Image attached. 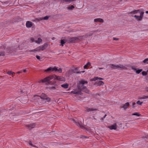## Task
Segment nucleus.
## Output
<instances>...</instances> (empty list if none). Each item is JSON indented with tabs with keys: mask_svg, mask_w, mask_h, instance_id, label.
Returning <instances> with one entry per match:
<instances>
[{
	"mask_svg": "<svg viewBox=\"0 0 148 148\" xmlns=\"http://www.w3.org/2000/svg\"><path fill=\"white\" fill-rule=\"evenodd\" d=\"M53 76H49L42 79L41 81L42 82H47V83H46L47 85H54L55 83L54 82H52L50 81V80L53 79Z\"/></svg>",
	"mask_w": 148,
	"mask_h": 148,
	"instance_id": "obj_1",
	"label": "nucleus"
},
{
	"mask_svg": "<svg viewBox=\"0 0 148 148\" xmlns=\"http://www.w3.org/2000/svg\"><path fill=\"white\" fill-rule=\"evenodd\" d=\"M88 83V82L83 80L79 81V83L78 84L77 87L78 89L80 90L81 91V90L83 89V87H85L86 86H84L85 84H87Z\"/></svg>",
	"mask_w": 148,
	"mask_h": 148,
	"instance_id": "obj_2",
	"label": "nucleus"
},
{
	"mask_svg": "<svg viewBox=\"0 0 148 148\" xmlns=\"http://www.w3.org/2000/svg\"><path fill=\"white\" fill-rule=\"evenodd\" d=\"M110 67L111 69H115L116 68L118 69H126L127 68L125 66H123V65L119 64H111L110 65Z\"/></svg>",
	"mask_w": 148,
	"mask_h": 148,
	"instance_id": "obj_3",
	"label": "nucleus"
},
{
	"mask_svg": "<svg viewBox=\"0 0 148 148\" xmlns=\"http://www.w3.org/2000/svg\"><path fill=\"white\" fill-rule=\"evenodd\" d=\"M72 121L78 126H79L82 128H84L83 123H82L79 120H76L75 119H73Z\"/></svg>",
	"mask_w": 148,
	"mask_h": 148,
	"instance_id": "obj_4",
	"label": "nucleus"
},
{
	"mask_svg": "<svg viewBox=\"0 0 148 148\" xmlns=\"http://www.w3.org/2000/svg\"><path fill=\"white\" fill-rule=\"evenodd\" d=\"M144 12L143 11L140 12V15L137 16L136 15H135L134 16V17L138 21H141L142 20L143 17V14H144Z\"/></svg>",
	"mask_w": 148,
	"mask_h": 148,
	"instance_id": "obj_5",
	"label": "nucleus"
},
{
	"mask_svg": "<svg viewBox=\"0 0 148 148\" xmlns=\"http://www.w3.org/2000/svg\"><path fill=\"white\" fill-rule=\"evenodd\" d=\"M48 45L47 43H45L43 45L38 47L39 51L40 50H44L47 47Z\"/></svg>",
	"mask_w": 148,
	"mask_h": 148,
	"instance_id": "obj_6",
	"label": "nucleus"
},
{
	"mask_svg": "<svg viewBox=\"0 0 148 148\" xmlns=\"http://www.w3.org/2000/svg\"><path fill=\"white\" fill-rule=\"evenodd\" d=\"M47 95L46 94L42 93L40 96H38V95H34V97H40L41 99H42L43 100H44L45 99V97L47 96Z\"/></svg>",
	"mask_w": 148,
	"mask_h": 148,
	"instance_id": "obj_7",
	"label": "nucleus"
},
{
	"mask_svg": "<svg viewBox=\"0 0 148 148\" xmlns=\"http://www.w3.org/2000/svg\"><path fill=\"white\" fill-rule=\"evenodd\" d=\"M56 70H57V68L56 67H50L46 70L45 71L47 72L50 71H51L56 72Z\"/></svg>",
	"mask_w": 148,
	"mask_h": 148,
	"instance_id": "obj_8",
	"label": "nucleus"
},
{
	"mask_svg": "<svg viewBox=\"0 0 148 148\" xmlns=\"http://www.w3.org/2000/svg\"><path fill=\"white\" fill-rule=\"evenodd\" d=\"M35 126V124L34 123H32L26 125L27 128L31 129L34 128Z\"/></svg>",
	"mask_w": 148,
	"mask_h": 148,
	"instance_id": "obj_9",
	"label": "nucleus"
},
{
	"mask_svg": "<svg viewBox=\"0 0 148 148\" xmlns=\"http://www.w3.org/2000/svg\"><path fill=\"white\" fill-rule=\"evenodd\" d=\"M97 110V109L93 108H89L87 107L86 109V111L87 112L95 111Z\"/></svg>",
	"mask_w": 148,
	"mask_h": 148,
	"instance_id": "obj_10",
	"label": "nucleus"
},
{
	"mask_svg": "<svg viewBox=\"0 0 148 148\" xmlns=\"http://www.w3.org/2000/svg\"><path fill=\"white\" fill-rule=\"evenodd\" d=\"M108 128L111 130H116L117 128V125L116 123L112 125L111 126H108Z\"/></svg>",
	"mask_w": 148,
	"mask_h": 148,
	"instance_id": "obj_11",
	"label": "nucleus"
},
{
	"mask_svg": "<svg viewBox=\"0 0 148 148\" xmlns=\"http://www.w3.org/2000/svg\"><path fill=\"white\" fill-rule=\"evenodd\" d=\"M143 10H133L130 13V14H137V13H140V12H142Z\"/></svg>",
	"mask_w": 148,
	"mask_h": 148,
	"instance_id": "obj_12",
	"label": "nucleus"
},
{
	"mask_svg": "<svg viewBox=\"0 0 148 148\" xmlns=\"http://www.w3.org/2000/svg\"><path fill=\"white\" fill-rule=\"evenodd\" d=\"M26 26L27 27H30L33 25L32 23L29 21H27L26 23Z\"/></svg>",
	"mask_w": 148,
	"mask_h": 148,
	"instance_id": "obj_13",
	"label": "nucleus"
},
{
	"mask_svg": "<svg viewBox=\"0 0 148 148\" xmlns=\"http://www.w3.org/2000/svg\"><path fill=\"white\" fill-rule=\"evenodd\" d=\"M56 78L59 81H65V79L62 77L56 76Z\"/></svg>",
	"mask_w": 148,
	"mask_h": 148,
	"instance_id": "obj_14",
	"label": "nucleus"
},
{
	"mask_svg": "<svg viewBox=\"0 0 148 148\" xmlns=\"http://www.w3.org/2000/svg\"><path fill=\"white\" fill-rule=\"evenodd\" d=\"M83 91L84 92H85L86 93L89 94L90 92L88 89L86 87H83V89L81 90V91Z\"/></svg>",
	"mask_w": 148,
	"mask_h": 148,
	"instance_id": "obj_15",
	"label": "nucleus"
},
{
	"mask_svg": "<svg viewBox=\"0 0 148 148\" xmlns=\"http://www.w3.org/2000/svg\"><path fill=\"white\" fill-rule=\"evenodd\" d=\"M94 21L95 22H99L101 23H103V20L102 18H99L95 19Z\"/></svg>",
	"mask_w": 148,
	"mask_h": 148,
	"instance_id": "obj_16",
	"label": "nucleus"
},
{
	"mask_svg": "<svg viewBox=\"0 0 148 148\" xmlns=\"http://www.w3.org/2000/svg\"><path fill=\"white\" fill-rule=\"evenodd\" d=\"M76 40H77L76 37L71 38H70L69 40V41L71 42H74Z\"/></svg>",
	"mask_w": 148,
	"mask_h": 148,
	"instance_id": "obj_17",
	"label": "nucleus"
},
{
	"mask_svg": "<svg viewBox=\"0 0 148 148\" xmlns=\"http://www.w3.org/2000/svg\"><path fill=\"white\" fill-rule=\"evenodd\" d=\"M129 103L128 102H127L125 103L122 107V108H124V110L126 109V108H127V107L129 106Z\"/></svg>",
	"mask_w": 148,
	"mask_h": 148,
	"instance_id": "obj_18",
	"label": "nucleus"
},
{
	"mask_svg": "<svg viewBox=\"0 0 148 148\" xmlns=\"http://www.w3.org/2000/svg\"><path fill=\"white\" fill-rule=\"evenodd\" d=\"M98 86L103 85L104 84V82L102 81H99L96 82L95 84Z\"/></svg>",
	"mask_w": 148,
	"mask_h": 148,
	"instance_id": "obj_19",
	"label": "nucleus"
},
{
	"mask_svg": "<svg viewBox=\"0 0 148 148\" xmlns=\"http://www.w3.org/2000/svg\"><path fill=\"white\" fill-rule=\"evenodd\" d=\"M74 94H79L80 95L81 94V91L80 90H78L77 91H74L72 92Z\"/></svg>",
	"mask_w": 148,
	"mask_h": 148,
	"instance_id": "obj_20",
	"label": "nucleus"
},
{
	"mask_svg": "<svg viewBox=\"0 0 148 148\" xmlns=\"http://www.w3.org/2000/svg\"><path fill=\"white\" fill-rule=\"evenodd\" d=\"M61 87H62L64 88L65 89H66L68 88L69 85L68 84H63L61 85Z\"/></svg>",
	"mask_w": 148,
	"mask_h": 148,
	"instance_id": "obj_21",
	"label": "nucleus"
},
{
	"mask_svg": "<svg viewBox=\"0 0 148 148\" xmlns=\"http://www.w3.org/2000/svg\"><path fill=\"white\" fill-rule=\"evenodd\" d=\"M99 80H103V79L101 77H95L94 78L92 79H91V81H96L97 79Z\"/></svg>",
	"mask_w": 148,
	"mask_h": 148,
	"instance_id": "obj_22",
	"label": "nucleus"
},
{
	"mask_svg": "<svg viewBox=\"0 0 148 148\" xmlns=\"http://www.w3.org/2000/svg\"><path fill=\"white\" fill-rule=\"evenodd\" d=\"M42 41V39L40 38H38V40H35V42L38 44H40V42H41Z\"/></svg>",
	"mask_w": 148,
	"mask_h": 148,
	"instance_id": "obj_23",
	"label": "nucleus"
},
{
	"mask_svg": "<svg viewBox=\"0 0 148 148\" xmlns=\"http://www.w3.org/2000/svg\"><path fill=\"white\" fill-rule=\"evenodd\" d=\"M49 16H46L44 17L40 18V20H47L49 18Z\"/></svg>",
	"mask_w": 148,
	"mask_h": 148,
	"instance_id": "obj_24",
	"label": "nucleus"
},
{
	"mask_svg": "<svg viewBox=\"0 0 148 148\" xmlns=\"http://www.w3.org/2000/svg\"><path fill=\"white\" fill-rule=\"evenodd\" d=\"M75 7L73 5H71L70 6H69L67 8L68 10H72L73 8H74Z\"/></svg>",
	"mask_w": 148,
	"mask_h": 148,
	"instance_id": "obj_25",
	"label": "nucleus"
},
{
	"mask_svg": "<svg viewBox=\"0 0 148 148\" xmlns=\"http://www.w3.org/2000/svg\"><path fill=\"white\" fill-rule=\"evenodd\" d=\"M147 98H148V96H145L144 95L142 97H140L139 98L140 99H145Z\"/></svg>",
	"mask_w": 148,
	"mask_h": 148,
	"instance_id": "obj_26",
	"label": "nucleus"
},
{
	"mask_svg": "<svg viewBox=\"0 0 148 148\" xmlns=\"http://www.w3.org/2000/svg\"><path fill=\"white\" fill-rule=\"evenodd\" d=\"M90 62H88L87 63V64L84 65V69H85L89 65H90Z\"/></svg>",
	"mask_w": 148,
	"mask_h": 148,
	"instance_id": "obj_27",
	"label": "nucleus"
},
{
	"mask_svg": "<svg viewBox=\"0 0 148 148\" xmlns=\"http://www.w3.org/2000/svg\"><path fill=\"white\" fill-rule=\"evenodd\" d=\"M76 37L77 40H80L83 38V36H79Z\"/></svg>",
	"mask_w": 148,
	"mask_h": 148,
	"instance_id": "obj_28",
	"label": "nucleus"
},
{
	"mask_svg": "<svg viewBox=\"0 0 148 148\" xmlns=\"http://www.w3.org/2000/svg\"><path fill=\"white\" fill-rule=\"evenodd\" d=\"M46 100L47 102H49L50 101H51V98L49 97H48L47 96L45 97V100Z\"/></svg>",
	"mask_w": 148,
	"mask_h": 148,
	"instance_id": "obj_29",
	"label": "nucleus"
},
{
	"mask_svg": "<svg viewBox=\"0 0 148 148\" xmlns=\"http://www.w3.org/2000/svg\"><path fill=\"white\" fill-rule=\"evenodd\" d=\"M147 71H143L142 73V75L143 76H145V75H147Z\"/></svg>",
	"mask_w": 148,
	"mask_h": 148,
	"instance_id": "obj_30",
	"label": "nucleus"
},
{
	"mask_svg": "<svg viewBox=\"0 0 148 148\" xmlns=\"http://www.w3.org/2000/svg\"><path fill=\"white\" fill-rule=\"evenodd\" d=\"M143 62L144 63L148 64V58H146L143 60Z\"/></svg>",
	"mask_w": 148,
	"mask_h": 148,
	"instance_id": "obj_31",
	"label": "nucleus"
},
{
	"mask_svg": "<svg viewBox=\"0 0 148 148\" xmlns=\"http://www.w3.org/2000/svg\"><path fill=\"white\" fill-rule=\"evenodd\" d=\"M142 71H143V70L142 69L138 70V69H137V71H136V72L137 74H139Z\"/></svg>",
	"mask_w": 148,
	"mask_h": 148,
	"instance_id": "obj_32",
	"label": "nucleus"
},
{
	"mask_svg": "<svg viewBox=\"0 0 148 148\" xmlns=\"http://www.w3.org/2000/svg\"><path fill=\"white\" fill-rule=\"evenodd\" d=\"M7 73H8V74L10 75H13V74H15V73L14 72H12V71H8L7 72Z\"/></svg>",
	"mask_w": 148,
	"mask_h": 148,
	"instance_id": "obj_33",
	"label": "nucleus"
},
{
	"mask_svg": "<svg viewBox=\"0 0 148 148\" xmlns=\"http://www.w3.org/2000/svg\"><path fill=\"white\" fill-rule=\"evenodd\" d=\"M133 115H136L138 116H140V114H139V113L138 112H135L132 114Z\"/></svg>",
	"mask_w": 148,
	"mask_h": 148,
	"instance_id": "obj_34",
	"label": "nucleus"
},
{
	"mask_svg": "<svg viewBox=\"0 0 148 148\" xmlns=\"http://www.w3.org/2000/svg\"><path fill=\"white\" fill-rule=\"evenodd\" d=\"M39 49L38 48V47H37V48H36V49H33L32 50L30 51L31 52H34L35 51H39Z\"/></svg>",
	"mask_w": 148,
	"mask_h": 148,
	"instance_id": "obj_35",
	"label": "nucleus"
},
{
	"mask_svg": "<svg viewBox=\"0 0 148 148\" xmlns=\"http://www.w3.org/2000/svg\"><path fill=\"white\" fill-rule=\"evenodd\" d=\"M68 72L70 74H71L72 73H75V72L73 70H71L69 71Z\"/></svg>",
	"mask_w": 148,
	"mask_h": 148,
	"instance_id": "obj_36",
	"label": "nucleus"
},
{
	"mask_svg": "<svg viewBox=\"0 0 148 148\" xmlns=\"http://www.w3.org/2000/svg\"><path fill=\"white\" fill-rule=\"evenodd\" d=\"M56 72H58L59 73H61L62 72V69L61 68H59L58 69L57 68V70H56Z\"/></svg>",
	"mask_w": 148,
	"mask_h": 148,
	"instance_id": "obj_37",
	"label": "nucleus"
},
{
	"mask_svg": "<svg viewBox=\"0 0 148 148\" xmlns=\"http://www.w3.org/2000/svg\"><path fill=\"white\" fill-rule=\"evenodd\" d=\"M143 103V102H141L140 101H138L136 102V103L140 105H142V104Z\"/></svg>",
	"mask_w": 148,
	"mask_h": 148,
	"instance_id": "obj_38",
	"label": "nucleus"
},
{
	"mask_svg": "<svg viewBox=\"0 0 148 148\" xmlns=\"http://www.w3.org/2000/svg\"><path fill=\"white\" fill-rule=\"evenodd\" d=\"M65 42L63 40H61V45L62 46H63L64 44H65Z\"/></svg>",
	"mask_w": 148,
	"mask_h": 148,
	"instance_id": "obj_39",
	"label": "nucleus"
},
{
	"mask_svg": "<svg viewBox=\"0 0 148 148\" xmlns=\"http://www.w3.org/2000/svg\"><path fill=\"white\" fill-rule=\"evenodd\" d=\"M131 69L132 70H134L135 72H136L137 69L136 68H135L133 66L131 67Z\"/></svg>",
	"mask_w": 148,
	"mask_h": 148,
	"instance_id": "obj_40",
	"label": "nucleus"
},
{
	"mask_svg": "<svg viewBox=\"0 0 148 148\" xmlns=\"http://www.w3.org/2000/svg\"><path fill=\"white\" fill-rule=\"evenodd\" d=\"M50 88L51 89H56V87L53 86L50 87Z\"/></svg>",
	"mask_w": 148,
	"mask_h": 148,
	"instance_id": "obj_41",
	"label": "nucleus"
},
{
	"mask_svg": "<svg viewBox=\"0 0 148 148\" xmlns=\"http://www.w3.org/2000/svg\"><path fill=\"white\" fill-rule=\"evenodd\" d=\"M5 56V54L3 52L0 53V56Z\"/></svg>",
	"mask_w": 148,
	"mask_h": 148,
	"instance_id": "obj_42",
	"label": "nucleus"
},
{
	"mask_svg": "<svg viewBox=\"0 0 148 148\" xmlns=\"http://www.w3.org/2000/svg\"><path fill=\"white\" fill-rule=\"evenodd\" d=\"M36 58L38 60H40V56H38L36 55Z\"/></svg>",
	"mask_w": 148,
	"mask_h": 148,
	"instance_id": "obj_43",
	"label": "nucleus"
},
{
	"mask_svg": "<svg viewBox=\"0 0 148 148\" xmlns=\"http://www.w3.org/2000/svg\"><path fill=\"white\" fill-rule=\"evenodd\" d=\"M136 105V103L134 102L132 103V107L133 108H134L135 106V105Z\"/></svg>",
	"mask_w": 148,
	"mask_h": 148,
	"instance_id": "obj_44",
	"label": "nucleus"
},
{
	"mask_svg": "<svg viewBox=\"0 0 148 148\" xmlns=\"http://www.w3.org/2000/svg\"><path fill=\"white\" fill-rule=\"evenodd\" d=\"M106 116H107V115L105 114V115L101 119V120H103L105 118V117Z\"/></svg>",
	"mask_w": 148,
	"mask_h": 148,
	"instance_id": "obj_45",
	"label": "nucleus"
},
{
	"mask_svg": "<svg viewBox=\"0 0 148 148\" xmlns=\"http://www.w3.org/2000/svg\"><path fill=\"white\" fill-rule=\"evenodd\" d=\"M30 40L32 41V42H35V41L34 40V39L33 38H31L30 39Z\"/></svg>",
	"mask_w": 148,
	"mask_h": 148,
	"instance_id": "obj_46",
	"label": "nucleus"
},
{
	"mask_svg": "<svg viewBox=\"0 0 148 148\" xmlns=\"http://www.w3.org/2000/svg\"><path fill=\"white\" fill-rule=\"evenodd\" d=\"M113 39L114 40H119V38H113Z\"/></svg>",
	"mask_w": 148,
	"mask_h": 148,
	"instance_id": "obj_47",
	"label": "nucleus"
},
{
	"mask_svg": "<svg viewBox=\"0 0 148 148\" xmlns=\"http://www.w3.org/2000/svg\"><path fill=\"white\" fill-rule=\"evenodd\" d=\"M81 138H87V137L84 136H81Z\"/></svg>",
	"mask_w": 148,
	"mask_h": 148,
	"instance_id": "obj_48",
	"label": "nucleus"
},
{
	"mask_svg": "<svg viewBox=\"0 0 148 148\" xmlns=\"http://www.w3.org/2000/svg\"><path fill=\"white\" fill-rule=\"evenodd\" d=\"M145 90L146 91L148 92V87H146L145 88Z\"/></svg>",
	"mask_w": 148,
	"mask_h": 148,
	"instance_id": "obj_49",
	"label": "nucleus"
},
{
	"mask_svg": "<svg viewBox=\"0 0 148 148\" xmlns=\"http://www.w3.org/2000/svg\"><path fill=\"white\" fill-rule=\"evenodd\" d=\"M75 70L76 72H77L78 70V69L77 68H76L75 69Z\"/></svg>",
	"mask_w": 148,
	"mask_h": 148,
	"instance_id": "obj_50",
	"label": "nucleus"
},
{
	"mask_svg": "<svg viewBox=\"0 0 148 148\" xmlns=\"http://www.w3.org/2000/svg\"><path fill=\"white\" fill-rule=\"evenodd\" d=\"M20 92L21 93H23V90H20Z\"/></svg>",
	"mask_w": 148,
	"mask_h": 148,
	"instance_id": "obj_51",
	"label": "nucleus"
},
{
	"mask_svg": "<svg viewBox=\"0 0 148 148\" xmlns=\"http://www.w3.org/2000/svg\"><path fill=\"white\" fill-rule=\"evenodd\" d=\"M22 71H20L18 72H17V73H22Z\"/></svg>",
	"mask_w": 148,
	"mask_h": 148,
	"instance_id": "obj_52",
	"label": "nucleus"
},
{
	"mask_svg": "<svg viewBox=\"0 0 148 148\" xmlns=\"http://www.w3.org/2000/svg\"><path fill=\"white\" fill-rule=\"evenodd\" d=\"M27 71V70L26 69H25L23 70V72L24 73L26 72Z\"/></svg>",
	"mask_w": 148,
	"mask_h": 148,
	"instance_id": "obj_53",
	"label": "nucleus"
},
{
	"mask_svg": "<svg viewBox=\"0 0 148 148\" xmlns=\"http://www.w3.org/2000/svg\"><path fill=\"white\" fill-rule=\"evenodd\" d=\"M104 68H99V69H103Z\"/></svg>",
	"mask_w": 148,
	"mask_h": 148,
	"instance_id": "obj_54",
	"label": "nucleus"
},
{
	"mask_svg": "<svg viewBox=\"0 0 148 148\" xmlns=\"http://www.w3.org/2000/svg\"><path fill=\"white\" fill-rule=\"evenodd\" d=\"M145 13H146V14H148V11H146L145 12Z\"/></svg>",
	"mask_w": 148,
	"mask_h": 148,
	"instance_id": "obj_55",
	"label": "nucleus"
},
{
	"mask_svg": "<svg viewBox=\"0 0 148 148\" xmlns=\"http://www.w3.org/2000/svg\"><path fill=\"white\" fill-rule=\"evenodd\" d=\"M94 119L95 120H96V119L95 118H94Z\"/></svg>",
	"mask_w": 148,
	"mask_h": 148,
	"instance_id": "obj_56",
	"label": "nucleus"
},
{
	"mask_svg": "<svg viewBox=\"0 0 148 148\" xmlns=\"http://www.w3.org/2000/svg\"><path fill=\"white\" fill-rule=\"evenodd\" d=\"M92 35V34H91V35H90V36H91Z\"/></svg>",
	"mask_w": 148,
	"mask_h": 148,
	"instance_id": "obj_57",
	"label": "nucleus"
}]
</instances>
